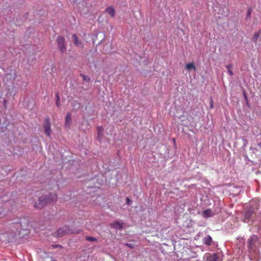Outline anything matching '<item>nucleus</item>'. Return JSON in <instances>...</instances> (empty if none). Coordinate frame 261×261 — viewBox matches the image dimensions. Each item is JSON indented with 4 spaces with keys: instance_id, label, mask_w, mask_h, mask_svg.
<instances>
[{
    "instance_id": "nucleus-14",
    "label": "nucleus",
    "mask_w": 261,
    "mask_h": 261,
    "mask_svg": "<svg viewBox=\"0 0 261 261\" xmlns=\"http://www.w3.org/2000/svg\"><path fill=\"white\" fill-rule=\"evenodd\" d=\"M106 11L110 14L112 17L115 16V10L112 7H109L106 9Z\"/></svg>"
},
{
    "instance_id": "nucleus-12",
    "label": "nucleus",
    "mask_w": 261,
    "mask_h": 261,
    "mask_svg": "<svg viewBox=\"0 0 261 261\" xmlns=\"http://www.w3.org/2000/svg\"><path fill=\"white\" fill-rule=\"evenodd\" d=\"M71 122V115L70 113H68L65 117V126L69 127Z\"/></svg>"
},
{
    "instance_id": "nucleus-19",
    "label": "nucleus",
    "mask_w": 261,
    "mask_h": 261,
    "mask_svg": "<svg viewBox=\"0 0 261 261\" xmlns=\"http://www.w3.org/2000/svg\"><path fill=\"white\" fill-rule=\"evenodd\" d=\"M242 91V93H243L244 99L245 100V102H246V105L248 107L250 108V105H249V101H248V97H247V93H246V92L245 91V90L244 88H243Z\"/></svg>"
},
{
    "instance_id": "nucleus-35",
    "label": "nucleus",
    "mask_w": 261,
    "mask_h": 261,
    "mask_svg": "<svg viewBox=\"0 0 261 261\" xmlns=\"http://www.w3.org/2000/svg\"><path fill=\"white\" fill-rule=\"evenodd\" d=\"M6 102H7V100H5L4 101V106H6Z\"/></svg>"
},
{
    "instance_id": "nucleus-29",
    "label": "nucleus",
    "mask_w": 261,
    "mask_h": 261,
    "mask_svg": "<svg viewBox=\"0 0 261 261\" xmlns=\"http://www.w3.org/2000/svg\"><path fill=\"white\" fill-rule=\"evenodd\" d=\"M243 156H244V158H245V160L246 161H250V160L249 159V158H248V156H247V155L246 154H243Z\"/></svg>"
},
{
    "instance_id": "nucleus-22",
    "label": "nucleus",
    "mask_w": 261,
    "mask_h": 261,
    "mask_svg": "<svg viewBox=\"0 0 261 261\" xmlns=\"http://www.w3.org/2000/svg\"><path fill=\"white\" fill-rule=\"evenodd\" d=\"M209 261H217L218 257L216 254L211 255L208 258Z\"/></svg>"
},
{
    "instance_id": "nucleus-28",
    "label": "nucleus",
    "mask_w": 261,
    "mask_h": 261,
    "mask_svg": "<svg viewBox=\"0 0 261 261\" xmlns=\"http://www.w3.org/2000/svg\"><path fill=\"white\" fill-rule=\"evenodd\" d=\"M44 261H57V260L53 259L52 258L47 257L45 259Z\"/></svg>"
},
{
    "instance_id": "nucleus-3",
    "label": "nucleus",
    "mask_w": 261,
    "mask_h": 261,
    "mask_svg": "<svg viewBox=\"0 0 261 261\" xmlns=\"http://www.w3.org/2000/svg\"><path fill=\"white\" fill-rule=\"evenodd\" d=\"M58 48L62 53H64L66 51L67 47L65 44V39L61 36H59L57 39Z\"/></svg>"
},
{
    "instance_id": "nucleus-15",
    "label": "nucleus",
    "mask_w": 261,
    "mask_h": 261,
    "mask_svg": "<svg viewBox=\"0 0 261 261\" xmlns=\"http://www.w3.org/2000/svg\"><path fill=\"white\" fill-rule=\"evenodd\" d=\"M97 131L98 134L97 139L99 141H100L103 136V129L101 127L98 126L97 127Z\"/></svg>"
},
{
    "instance_id": "nucleus-8",
    "label": "nucleus",
    "mask_w": 261,
    "mask_h": 261,
    "mask_svg": "<svg viewBox=\"0 0 261 261\" xmlns=\"http://www.w3.org/2000/svg\"><path fill=\"white\" fill-rule=\"evenodd\" d=\"M72 36H73L74 44L80 48H83L84 44L83 43V42L80 41L78 40V38H77V36L74 34Z\"/></svg>"
},
{
    "instance_id": "nucleus-17",
    "label": "nucleus",
    "mask_w": 261,
    "mask_h": 261,
    "mask_svg": "<svg viewBox=\"0 0 261 261\" xmlns=\"http://www.w3.org/2000/svg\"><path fill=\"white\" fill-rule=\"evenodd\" d=\"M203 215L204 217L207 218L212 217L213 215V214L211 210H206L203 212Z\"/></svg>"
},
{
    "instance_id": "nucleus-30",
    "label": "nucleus",
    "mask_w": 261,
    "mask_h": 261,
    "mask_svg": "<svg viewBox=\"0 0 261 261\" xmlns=\"http://www.w3.org/2000/svg\"><path fill=\"white\" fill-rule=\"evenodd\" d=\"M130 203H132V201L129 200V199L127 197L126 198V203L128 204V205H130Z\"/></svg>"
},
{
    "instance_id": "nucleus-5",
    "label": "nucleus",
    "mask_w": 261,
    "mask_h": 261,
    "mask_svg": "<svg viewBox=\"0 0 261 261\" xmlns=\"http://www.w3.org/2000/svg\"><path fill=\"white\" fill-rule=\"evenodd\" d=\"M110 225L114 228L120 230L123 228V223L121 221H116L112 222Z\"/></svg>"
},
{
    "instance_id": "nucleus-33",
    "label": "nucleus",
    "mask_w": 261,
    "mask_h": 261,
    "mask_svg": "<svg viewBox=\"0 0 261 261\" xmlns=\"http://www.w3.org/2000/svg\"><path fill=\"white\" fill-rule=\"evenodd\" d=\"M126 245L130 248H133V246H132L130 244H126Z\"/></svg>"
},
{
    "instance_id": "nucleus-13",
    "label": "nucleus",
    "mask_w": 261,
    "mask_h": 261,
    "mask_svg": "<svg viewBox=\"0 0 261 261\" xmlns=\"http://www.w3.org/2000/svg\"><path fill=\"white\" fill-rule=\"evenodd\" d=\"M257 240V237L255 235H253L248 240V247H251L252 244L256 241Z\"/></svg>"
},
{
    "instance_id": "nucleus-4",
    "label": "nucleus",
    "mask_w": 261,
    "mask_h": 261,
    "mask_svg": "<svg viewBox=\"0 0 261 261\" xmlns=\"http://www.w3.org/2000/svg\"><path fill=\"white\" fill-rule=\"evenodd\" d=\"M44 132L46 136L50 137L51 133L50 123L49 117H46L43 124Z\"/></svg>"
},
{
    "instance_id": "nucleus-21",
    "label": "nucleus",
    "mask_w": 261,
    "mask_h": 261,
    "mask_svg": "<svg viewBox=\"0 0 261 261\" xmlns=\"http://www.w3.org/2000/svg\"><path fill=\"white\" fill-rule=\"evenodd\" d=\"M56 106L58 108H60V97L58 93H57L56 94Z\"/></svg>"
},
{
    "instance_id": "nucleus-2",
    "label": "nucleus",
    "mask_w": 261,
    "mask_h": 261,
    "mask_svg": "<svg viewBox=\"0 0 261 261\" xmlns=\"http://www.w3.org/2000/svg\"><path fill=\"white\" fill-rule=\"evenodd\" d=\"M82 231V230H77L76 231H71L67 226H65L59 228L57 232L58 237H61L68 233H78Z\"/></svg>"
},
{
    "instance_id": "nucleus-16",
    "label": "nucleus",
    "mask_w": 261,
    "mask_h": 261,
    "mask_svg": "<svg viewBox=\"0 0 261 261\" xmlns=\"http://www.w3.org/2000/svg\"><path fill=\"white\" fill-rule=\"evenodd\" d=\"M261 34V30H258L257 32H256L253 36V38H252V41L254 42V43H256L258 37H259V36Z\"/></svg>"
},
{
    "instance_id": "nucleus-34",
    "label": "nucleus",
    "mask_w": 261,
    "mask_h": 261,
    "mask_svg": "<svg viewBox=\"0 0 261 261\" xmlns=\"http://www.w3.org/2000/svg\"><path fill=\"white\" fill-rule=\"evenodd\" d=\"M258 146L261 148V141L259 143H258Z\"/></svg>"
},
{
    "instance_id": "nucleus-10",
    "label": "nucleus",
    "mask_w": 261,
    "mask_h": 261,
    "mask_svg": "<svg viewBox=\"0 0 261 261\" xmlns=\"http://www.w3.org/2000/svg\"><path fill=\"white\" fill-rule=\"evenodd\" d=\"M254 213L253 209H250L249 210L245 212L244 214V218L246 220L244 221L245 222H248L247 220H249Z\"/></svg>"
},
{
    "instance_id": "nucleus-27",
    "label": "nucleus",
    "mask_w": 261,
    "mask_h": 261,
    "mask_svg": "<svg viewBox=\"0 0 261 261\" xmlns=\"http://www.w3.org/2000/svg\"><path fill=\"white\" fill-rule=\"evenodd\" d=\"M252 10L251 8H249L246 15V19L249 18L251 16Z\"/></svg>"
},
{
    "instance_id": "nucleus-18",
    "label": "nucleus",
    "mask_w": 261,
    "mask_h": 261,
    "mask_svg": "<svg viewBox=\"0 0 261 261\" xmlns=\"http://www.w3.org/2000/svg\"><path fill=\"white\" fill-rule=\"evenodd\" d=\"M186 68L188 70L193 69L194 71H196V67L193 63L187 64L186 66Z\"/></svg>"
},
{
    "instance_id": "nucleus-23",
    "label": "nucleus",
    "mask_w": 261,
    "mask_h": 261,
    "mask_svg": "<svg viewBox=\"0 0 261 261\" xmlns=\"http://www.w3.org/2000/svg\"><path fill=\"white\" fill-rule=\"evenodd\" d=\"M80 76L83 77V80L85 82H89L90 81V77L88 75L81 74Z\"/></svg>"
},
{
    "instance_id": "nucleus-26",
    "label": "nucleus",
    "mask_w": 261,
    "mask_h": 261,
    "mask_svg": "<svg viewBox=\"0 0 261 261\" xmlns=\"http://www.w3.org/2000/svg\"><path fill=\"white\" fill-rule=\"evenodd\" d=\"M242 140H243V148H244L245 147H246L247 145L248 144V141L244 137L242 138Z\"/></svg>"
},
{
    "instance_id": "nucleus-20",
    "label": "nucleus",
    "mask_w": 261,
    "mask_h": 261,
    "mask_svg": "<svg viewBox=\"0 0 261 261\" xmlns=\"http://www.w3.org/2000/svg\"><path fill=\"white\" fill-rule=\"evenodd\" d=\"M232 67V65L231 64L227 65L226 66V68L227 70L228 73L230 76H232L233 74V72L231 70Z\"/></svg>"
},
{
    "instance_id": "nucleus-31",
    "label": "nucleus",
    "mask_w": 261,
    "mask_h": 261,
    "mask_svg": "<svg viewBox=\"0 0 261 261\" xmlns=\"http://www.w3.org/2000/svg\"><path fill=\"white\" fill-rule=\"evenodd\" d=\"M213 107H214V106H213V101H212V100L211 99V102H210V108L211 109H212V108H213Z\"/></svg>"
},
{
    "instance_id": "nucleus-9",
    "label": "nucleus",
    "mask_w": 261,
    "mask_h": 261,
    "mask_svg": "<svg viewBox=\"0 0 261 261\" xmlns=\"http://www.w3.org/2000/svg\"><path fill=\"white\" fill-rule=\"evenodd\" d=\"M16 72L15 71H11L10 73H6L5 74L6 79L10 80H14L16 78Z\"/></svg>"
},
{
    "instance_id": "nucleus-1",
    "label": "nucleus",
    "mask_w": 261,
    "mask_h": 261,
    "mask_svg": "<svg viewBox=\"0 0 261 261\" xmlns=\"http://www.w3.org/2000/svg\"><path fill=\"white\" fill-rule=\"evenodd\" d=\"M51 197H36L37 199H34V206L37 209H42L50 201H52Z\"/></svg>"
},
{
    "instance_id": "nucleus-24",
    "label": "nucleus",
    "mask_w": 261,
    "mask_h": 261,
    "mask_svg": "<svg viewBox=\"0 0 261 261\" xmlns=\"http://www.w3.org/2000/svg\"><path fill=\"white\" fill-rule=\"evenodd\" d=\"M86 240L90 242H96L97 239L93 237H86Z\"/></svg>"
},
{
    "instance_id": "nucleus-11",
    "label": "nucleus",
    "mask_w": 261,
    "mask_h": 261,
    "mask_svg": "<svg viewBox=\"0 0 261 261\" xmlns=\"http://www.w3.org/2000/svg\"><path fill=\"white\" fill-rule=\"evenodd\" d=\"M203 243L204 244H206L208 246H210L212 244V237L208 235L206 237H204L203 239Z\"/></svg>"
},
{
    "instance_id": "nucleus-32",
    "label": "nucleus",
    "mask_w": 261,
    "mask_h": 261,
    "mask_svg": "<svg viewBox=\"0 0 261 261\" xmlns=\"http://www.w3.org/2000/svg\"><path fill=\"white\" fill-rule=\"evenodd\" d=\"M250 149L251 150H252V151L255 150H256V148H253V147H250Z\"/></svg>"
},
{
    "instance_id": "nucleus-6",
    "label": "nucleus",
    "mask_w": 261,
    "mask_h": 261,
    "mask_svg": "<svg viewBox=\"0 0 261 261\" xmlns=\"http://www.w3.org/2000/svg\"><path fill=\"white\" fill-rule=\"evenodd\" d=\"M17 224H19V226L23 229H27L29 223L27 220L23 219L22 220L19 219V222H16Z\"/></svg>"
},
{
    "instance_id": "nucleus-7",
    "label": "nucleus",
    "mask_w": 261,
    "mask_h": 261,
    "mask_svg": "<svg viewBox=\"0 0 261 261\" xmlns=\"http://www.w3.org/2000/svg\"><path fill=\"white\" fill-rule=\"evenodd\" d=\"M218 13L221 14L222 16L226 17L229 13L228 9L226 7H220L218 11Z\"/></svg>"
},
{
    "instance_id": "nucleus-25",
    "label": "nucleus",
    "mask_w": 261,
    "mask_h": 261,
    "mask_svg": "<svg viewBox=\"0 0 261 261\" xmlns=\"http://www.w3.org/2000/svg\"><path fill=\"white\" fill-rule=\"evenodd\" d=\"M6 211L5 210L0 208V218H3L6 215Z\"/></svg>"
}]
</instances>
